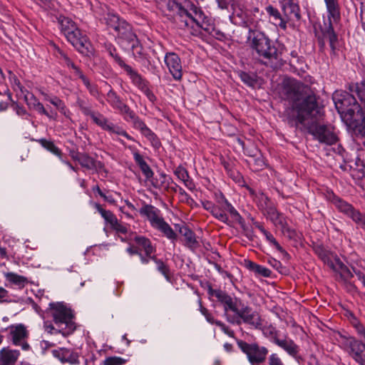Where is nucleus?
<instances>
[{
    "label": "nucleus",
    "instance_id": "nucleus-59",
    "mask_svg": "<svg viewBox=\"0 0 365 365\" xmlns=\"http://www.w3.org/2000/svg\"><path fill=\"white\" fill-rule=\"evenodd\" d=\"M207 261L210 265V267L207 269L208 272H211L212 270L215 269L219 273L225 272L221 266L218 264L217 262L211 261V259L208 257V255H207Z\"/></svg>",
    "mask_w": 365,
    "mask_h": 365
},
{
    "label": "nucleus",
    "instance_id": "nucleus-42",
    "mask_svg": "<svg viewBox=\"0 0 365 365\" xmlns=\"http://www.w3.org/2000/svg\"><path fill=\"white\" fill-rule=\"evenodd\" d=\"M207 210H210L211 214L217 220L227 223L228 217L225 212L220 208L214 206L213 203L210 200H207Z\"/></svg>",
    "mask_w": 365,
    "mask_h": 365
},
{
    "label": "nucleus",
    "instance_id": "nucleus-60",
    "mask_svg": "<svg viewBox=\"0 0 365 365\" xmlns=\"http://www.w3.org/2000/svg\"><path fill=\"white\" fill-rule=\"evenodd\" d=\"M158 264V269L166 277H168L169 269L165 264L160 260L155 259Z\"/></svg>",
    "mask_w": 365,
    "mask_h": 365
},
{
    "label": "nucleus",
    "instance_id": "nucleus-55",
    "mask_svg": "<svg viewBox=\"0 0 365 365\" xmlns=\"http://www.w3.org/2000/svg\"><path fill=\"white\" fill-rule=\"evenodd\" d=\"M225 168L227 170V173L229 176L236 182L240 184L241 182H244L242 175L237 170L230 169L227 166L225 165Z\"/></svg>",
    "mask_w": 365,
    "mask_h": 365
},
{
    "label": "nucleus",
    "instance_id": "nucleus-13",
    "mask_svg": "<svg viewBox=\"0 0 365 365\" xmlns=\"http://www.w3.org/2000/svg\"><path fill=\"white\" fill-rule=\"evenodd\" d=\"M227 321L233 324L240 325L242 322L249 324L255 329H261L262 319L257 312L247 305H245L237 315L227 317Z\"/></svg>",
    "mask_w": 365,
    "mask_h": 365
},
{
    "label": "nucleus",
    "instance_id": "nucleus-32",
    "mask_svg": "<svg viewBox=\"0 0 365 365\" xmlns=\"http://www.w3.org/2000/svg\"><path fill=\"white\" fill-rule=\"evenodd\" d=\"M133 158L146 179L150 180L153 175V172L150 166L147 164V163L144 160L143 156L138 152H135L133 153Z\"/></svg>",
    "mask_w": 365,
    "mask_h": 365
},
{
    "label": "nucleus",
    "instance_id": "nucleus-52",
    "mask_svg": "<svg viewBox=\"0 0 365 365\" xmlns=\"http://www.w3.org/2000/svg\"><path fill=\"white\" fill-rule=\"evenodd\" d=\"M269 263L273 268H274L276 270H277L280 274H288V272H289L288 269L285 266H283L282 264L279 261H278L275 259H272L269 261Z\"/></svg>",
    "mask_w": 365,
    "mask_h": 365
},
{
    "label": "nucleus",
    "instance_id": "nucleus-33",
    "mask_svg": "<svg viewBox=\"0 0 365 365\" xmlns=\"http://www.w3.org/2000/svg\"><path fill=\"white\" fill-rule=\"evenodd\" d=\"M57 356L62 362H68L71 364H78V356L76 353L67 349H61L59 351H57Z\"/></svg>",
    "mask_w": 365,
    "mask_h": 365
},
{
    "label": "nucleus",
    "instance_id": "nucleus-17",
    "mask_svg": "<svg viewBox=\"0 0 365 365\" xmlns=\"http://www.w3.org/2000/svg\"><path fill=\"white\" fill-rule=\"evenodd\" d=\"M71 158L77 161L82 168L87 170L100 172L104 170V165L102 162L98 161L89 156L85 153H76L71 155Z\"/></svg>",
    "mask_w": 365,
    "mask_h": 365
},
{
    "label": "nucleus",
    "instance_id": "nucleus-37",
    "mask_svg": "<svg viewBox=\"0 0 365 365\" xmlns=\"http://www.w3.org/2000/svg\"><path fill=\"white\" fill-rule=\"evenodd\" d=\"M152 185L157 189L164 190L165 189L168 182H171L173 184V180L165 174H160L159 176L152 177L150 180H148Z\"/></svg>",
    "mask_w": 365,
    "mask_h": 365
},
{
    "label": "nucleus",
    "instance_id": "nucleus-47",
    "mask_svg": "<svg viewBox=\"0 0 365 365\" xmlns=\"http://www.w3.org/2000/svg\"><path fill=\"white\" fill-rule=\"evenodd\" d=\"M94 207L110 225L115 222L117 217L111 211L103 209L102 205L98 203H95Z\"/></svg>",
    "mask_w": 365,
    "mask_h": 365
},
{
    "label": "nucleus",
    "instance_id": "nucleus-23",
    "mask_svg": "<svg viewBox=\"0 0 365 365\" xmlns=\"http://www.w3.org/2000/svg\"><path fill=\"white\" fill-rule=\"evenodd\" d=\"M106 101L123 116L130 110L129 106L125 104L113 90H110L107 93Z\"/></svg>",
    "mask_w": 365,
    "mask_h": 365
},
{
    "label": "nucleus",
    "instance_id": "nucleus-11",
    "mask_svg": "<svg viewBox=\"0 0 365 365\" xmlns=\"http://www.w3.org/2000/svg\"><path fill=\"white\" fill-rule=\"evenodd\" d=\"M330 268L336 273V280L349 292H355L356 287L351 282L354 274L338 256L334 257V262Z\"/></svg>",
    "mask_w": 365,
    "mask_h": 365
},
{
    "label": "nucleus",
    "instance_id": "nucleus-61",
    "mask_svg": "<svg viewBox=\"0 0 365 365\" xmlns=\"http://www.w3.org/2000/svg\"><path fill=\"white\" fill-rule=\"evenodd\" d=\"M216 324L219 326L221 330L226 334H227L230 337H234L235 332L232 329H230L228 327H227L224 323L221 322H216Z\"/></svg>",
    "mask_w": 365,
    "mask_h": 365
},
{
    "label": "nucleus",
    "instance_id": "nucleus-4",
    "mask_svg": "<svg viewBox=\"0 0 365 365\" xmlns=\"http://www.w3.org/2000/svg\"><path fill=\"white\" fill-rule=\"evenodd\" d=\"M327 11V22H324V26L321 27L322 37H318V43L321 49H324L325 43L324 40H327L329 43L331 53L336 55L338 50V36L335 33L333 22L338 23L341 19V8L338 0H324Z\"/></svg>",
    "mask_w": 365,
    "mask_h": 365
},
{
    "label": "nucleus",
    "instance_id": "nucleus-28",
    "mask_svg": "<svg viewBox=\"0 0 365 365\" xmlns=\"http://www.w3.org/2000/svg\"><path fill=\"white\" fill-rule=\"evenodd\" d=\"M207 292L210 301L213 303H220L222 306L228 296L226 292L220 289H214L210 285H207Z\"/></svg>",
    "mask_w": 365,
    "mask_h": 365
},
{
    "label": "nucleus",
    "instance_id": "nucleus-26",
    "mask_svg": "<svg viewBox=\"0 0 365 365\" xmlns=\"http://www.w3.org/2000/svg\"><path fill=\"white\" fill-rule=\"evenodd\" d=\"M313 249L314 253L324 264H327L329 267L333 266V263L334 262V257L336 256V255H334L321 245H314Z\"/></svg>",
    "mask_w": 365,
    "mask_h": 365
},
{
    "label": "nucleus",
    "instance_id": "nucleus-63",
    "mask_svg": "<svg viewBox=\"0 0 365 365\" xmlns=\"http://www.w3.org/2000/svg\"><path fill=\"white\" fill-rule=\"evenodd\" d=\"M269 365H284L277 354H272L269 357Z\"/></svg>",
    "mask_w": 365,
    "mask_h": 365
},
{
    "label": "nucleus",
    "instance_id": "nucleus-35",
    "mask_svg": "<svg viewBox=\"0 0 365 365\" xmlns=\"http://www.w3.org/2000/svg\"><path fill=\"white\" fill-rule=\"evenodd\" d=\"M245 266L249 270L253 272L255 274L264 277H269L271 276V270L252 261H245Z\"/></svg>",
    "mask_w": 365,
    "mask_h": 365
},
{
    "label": "nucleus",
    "instance_id": "nucleus-38",
    "mask_svg": "<svg viewBox=\"0 0 365 365\" xmlns=\"http://www.w3.org/2000/svg\"><path fill=\"white\" fill-rule=\"evenodd\" d=\"M103 20L107 26L114 30H115L118 26L121 24V22L124 21V19H120L116 14L109 10L105 14Z\"/></svg>",
    "mask_w": 365,
    "mask_h": 365
},
{
    "label": "nucleus",
    "instance_id": "nucleus-56",
    "mask_svg": "<svg viewBox=\"0 0 365 365\" xmlns=\"http://www.w3.org/2000/svg\"><path fill=\"white\" fill-rule=\"evenodd\" d=\"M125 362V360L118 356H111L106 358L104 361V365H123Z\"/></svg>",
    "mask_w": 365,
    "mask_h": 365
},
{
    "label": "nucleus",
    "instance_id": "nucleus-50",
    "mask_svg": "<svg viewBox=\"0 0 365 365\" xmlns=\"http://www.w3.org/2000/svg\"><path fill=\"white\" fill-rule=\"evenodd\" d=\"M45 99L53 104L56 108L64 115H67L68 110L63 101L58 97L49 98L47 95L45 96Z\"/></svg>",
    "mask_w": 365,
    "mask_h": 365
},
{
    "label": "nucleus",
    "instance_id": "nucleus-21",
    "mask_svg": "<svg viewBox=\"0 0 365 365\" xmlns=\"http://www.w3.org/2000/svg\"><path fill=\"white\" fill-rule=\"evenodd\" d=\"M175 228L183 237L182 241L187 247L194 250L199 247V242L195 233L185 225H175Z\"/></svg>",
    "mask_w": 365,
    "mask_h": 365
},
{
    "label": "nucleus",
    "instance_id": "nucleus-14",
    "mask_svg": "<svg viewBox=\"0 0 365 365\" xmlns=\"http://www.w3.org/2000/svg\"><path fill=\"white\" fill-rule=\"evenodd\" d=\"M6 330L9 331L8 338L14 345L21 346L24 351H28L30 349V345L27 342L29 333L24 324L11 325Z\"/></svg>",
    "mask_w": 365,
    "mask_h": 365
},
{
    "label": "nucleus",
    "instance_id": "nucleus-62",
    "mask_svg": "<svg viewBox=\"0 0 365 365\" xmlns=\"http://www.w3.org/2000/svg\"><path fill=\"white\" fill-rule=\"evenodd\" d=\"M110 56L114 58L115 61L122 68L124 69V65H127L123 59L120 58V56L115 53V49L113 48V51H110Z\"/></svg>",
    "mask_w": 365,
    "mask_h": 365
},
{
    "label": "nucleus",
    "instance_id": "nucleus-58",
    "mask_svg": "<svg viewBox=\"0 0 365 365\" xmlns=\"http://www.w3.org/2000/svg\"><path fill=\"white\" fill-rule=\"evenodd\" d=\"M11 301L9 291L0 285V303H9Z\"/></svg>",
    "mask_w": 365,
    "mask_h": 365
},
{
    "label": "nucleus",
    "instance_id": "nucleus-29",
    "mask_svg": "<svg viewBox=\"0 0 365 365\" xmlns=\"http://www.w3.org/2000/svg\"><path fill=\"white\" fill-rule=\"evenodd\" d=\"M248 153L250 157L248 163L251 166V168L254 171H258L263 169L265 165V163L259 151L255 148L253 150L248 152Z\"/></svg>",
    "mask_w": 365,
    "mask_h": 365
},
{
    "label": "nucleus",
    "instance_id": "nucleus-20",
    "mask_svg": "<svg viewBox=\"0 0 365 365\" xmlns=\"http://www.w3.org/2000/svg\"><path fill=\"white\" fill-rule=\"evenodd\" d=\"M165 63L173 78L175 80L181 79L182 65L179 56L174 53H168L165 57Z\"/></svg>",
    "mask_w": 365,
    "mask_h": 365
},
{
    "label": "nucleus",
    "instance_id": "nucleus-46",
    "mask_svg": "<svg viewBox=\"0 0 365 365\" xmlns=\"http://www.w3.org/2000/svg\"><path fill=\"white\" fill-rule=\"evenodd\" d=\"M123 117L125 120L131 121L133 124V127L140 130V132L144 128L147 127L145 123L136 116L132 110H130Z\"/></svg>",
    "mask_w": 365,
    "mask_h": 365
},
{
    "label": "nucleus",
    "instance_id": "nucleus-54",
    "mask_svg": "<svg viewBox=\"0 0 365 365\" xmlns=\"http://www.w3.org/2000/svg\"><path fill=\"white\" fill-rule=\"evenodd\" d=\"M22 95L24 96V101L30 108H32L39 101L33 93H29L28 91Z\"/></svg>",
    "mask_w": 365,
    "mask_h": 365
},
{
    "label": "nucleus",
    "instance_id": "nucleus-5",
    "mask_svg": "<svg viewBox=\"0 0 365 365\" xmlns=\"http://www.w3.org/2000/svg\"><path fill=\"white\" fill-rule=\"evenodd\" d=\"M58 23L61 29L64 34L68 41L76 48L81 53L88 55L91 53V45L86 35H83L81 31L77 28L76 24L69 18L60 16Z\"/></svg>",
    "mask_w": 365,
    "mask_h": 365
},
{
    "label": "nucleus",
    "instance_id": "nucleus-1",
    "mask_svg": "<svg viewBox=\"0 0 365 365\" xmlns=\"http://www.w3.org/2000/svg\"><path fill=\"white\" fill-rule=\"evenodd\" d=\"M279 96L289 102L284 113L287 123L293 128L307 127L308 132L320 143L333 145L337 137L331 128L320 124L324 109L319 103V96L312 88L293 78H284L279 87Z\"/></svg>",
    "mask_w": 365,
    "mask_h": 365
},
{
    "label": "nucleus",
    "instance_id": "nucleus-16",
    "mask_svg": "<svg viewBox=\"0 0 365 365\" xmlns=\"http://www.w3.org/2000/svg\"><path fill=\"white\" fill-rule=\"evenodd\" d=\"M346 346L352 359L359 365H365V343L351 337L347 339Z\"/></svg>",
    "mask_w": 365,
    "mask_h": 365
},
{
    "label": "nucleus",
    "instance_id": "nucleus-22",
    "mask_svg": "<svg viewBox=\"0 0 365 365\" xmlns=\"http://www.w3.org/2000/svg\"><path fill=\"white\" fill-rule=\"evenodd\" d=\"M245 304L243 303L242 300L236 297H232L228 294L225 303L223 304V309L227 317H232V315H230L229 312L234 313L233 315H237L240 312V309Z\"/></svg>",
    "mask_w": 365,
    "mask_h": 365
},
{
    "label": "nucleus",
    "instance_id": "nucleus-31",
    "mask_svg": "<svg viewBox=\"0 0 365 365\" xmlns=\"http://www.w3.org/2000/svg\"><path fill=\"white\" fill-rule=\"evenodd\" d=\"M6 279L11 284L16 286L19 289H23L28 283V278L14 272H5Z\"/></svg>",
    "mask_w": 365,
    "mask_h": 365
},
{
    "label": "nucleus",
    "instance_id": "nucleus-10",
    "mask_svg": "<svg viewBox=\"0 0 365 365\" xmlns=\"http://www.w3.org/2000/svg\"><path fill=\"white\" fill-rule=\"evenodd\" d=\"M236 342L251 364H261L265 361L269 353L267 347L260 346L257 342L249 343L242 339H236Z\"/></svg>",
    "mask_w": 365,
    "mask_h": 365
},
{
    "label": "nucleus",
    "instance_id": "nucleus-30",
    "mask_svg": "<svg viewBox=\"0 0 365 365\" xmlns=\"http://www.w3.org/2000/svg\"><path fill=\"white\" fill-rule=\"evenodd\" d=\"M134 241L141 250H144L147 257H150L152 259H155V257H151V254L155 251V249L148 238L143 236H136L134 238Z\"/></svg>",
    "mask_w": 365,
    "mask_h": 365
},
{
    "label": "nucleus",
    "instance_id": "nucleus-43",
    "mask_svg": "<svg viewBox=\"0 0 365 365\" xmlns=\"http://www.w3.org/2000/svg\"><path fill=\"white\" fill-rule=\"evenodd\" d=\"M40 145L46 149L48 151L51 152L53 155H56L60 159L62 158L63 153L62 151L53 143V141L48 140L45 138H41L38 140Z\"/></svg>",
    "mask_w": 365,
    "mask_h": 365
},
{
    "label": "nucleus",
    "instance_id": "nucleus-6",
    "mask_svg": "<svg viewBox=\"0 0 365 365\" xmlns=\"http://www.w3.org/2000/svg\"><path fill=\"white\" fill-rule=\"evenodd\" d=\"M77 105L85 115H89L93 121L103 130L109 132L110 133L122 135L128 140H133V138L121 127L111 123L103 114L99 112H94L91 108L88 106L86 103L78 98Z\"/></svg>",
    "mask_w": 365,
    "mask_h": 365
},
{
    "label": "nucleus",
    "instance_id": "nucleus-34",
    "mask_svg": "<svg viewBox=\"0 0 365 365\" xmlns=\"http://www.w3.org/2000/svg\"><path fill=\"white\" fill-rule=\"evenodd\" d=\"M349 90L354 95H356L360 100V104L365 103V79L356 83H351L349 86Z\"/></svg>",
    "mask_w": 365,
    "mask_h": 365
},
{
    "label": "nucleus",
    "instance_id": "nucleus-7",
    "mask_svg": "<svg viewBox=\"0 0 365 365\" xmlns=\"http://www.w3.org/2000/svg\"><path fill=\"white\" fill-rule=\"evenodd\" d=\"M140 214L145 216L153 228L160 231L173 243L177 240V234L164 220L160 210L151 205H145L140 208Z\"/></svg>",
    "mask_w": 365,
    "mask_h": 365
},
{
    "label": "nucleus",
    "instance_id": "nucleus-41",
    "mask_svg": "<svg viewBox=\"0 0 365 365\" xmlns=\"http://www.w3.org/2000/svg\"><path fill=\"white\" fill-rule=\"evenodd\" d=\"M272 223L276 226H279L283 232H287L289 237H292L295 232L290 229L287 225L286 217L282 213H279L278 215L274 219Z\"/></svg>",
    "mask_w": 365,
    "mask_h": 365
},
{
    "label": "nucleus",
    "instance_id": "nucleus-40",
    "mask_svg": "<svg viewBox=\"0 0 365 365\" xmlns=\"http://www.w3.org/2000/svg\"><path fill=\"white\" fill-rule=\"evenodd\" d=\"M124 71L130 76L135 85L142 89L145 87V83L140 75L134 71L130 66L124 65Z\"/></svg>",
    "mask_w": 365,
    "mask_h": 365
},
{
    "label": "nucleus",
    "instance_id": "nucleus-27",
    "mask_svg": "<svg viewBox=\"0 0 365 365\" xmlns=\"http://www.w3.org/2000/svg\"><path fill=\"white\" fill-rule=\"evenodd\" d=\"M265 10L274 25L279 26L282 29H286L285 19L283 18V14H281L277 9L272 5H269L265 8Z\"/></svg>",
    "mask_w": 365,
    "mask_h": 365
},
{
    "label": "nucleus",
    "instance_id": "nucleus-45",
    "mask_svg": "<svg viewBox=\"0 0 365 365\" xmlns=\"http://www.w3.org/2000/svg\"><path fill=\"white\" fill-rule=\"evenodd\" d=\"M174 173L178 177V179H180L184 182L185 185L187 188L192 190L194 187V185L192 182L190 180L187 172L184 168L181 166L178 167L175 170Z\"/></svg>",
    "mask_w": 365,
    "mask_h": 365
},
{
    "label": "nucleus",
    "instance_id": "nucleus-36",
    "mask_svg": "<svg viewBox=\"0 0 365 365\" xmlns=\"http://www.w3.org/2000/svg\"><path fill=\"white\" fill-rule=\"evenodd\" d=\"M261 210L263 212V214L269 218L270 216L273 215L277 210L276 207L271 203L268 197L265 195H262L261 199L259 200V205Z\"/></svg>",
    "mask_w": 365,
    "mask_h": 365
},
{
    "label": "nucleus",
    "instance_id": "nucleus-44",
    "mask_svg": "<svg viewBox=\"0 0 365 365\" xmlns=\"http://www.w3.org/2000/svg\"><path fill=\"white\" fill-rule=\"evenodd\" d=\"M9 79L11 85V88L17 93L16 96H19L20 95L24 94V93L27 92V90L21 85L18 77L11 71H9Z\"/></svg>",
    "mask_w": 365,
    "mask_h": 365
},
{
    "label": "nucleus",
    "instance_id": "nucleus-57",
    "mask_svg": "<svg viewBox=\"0 0 365 365\" xmlns=\"http://www.w3.org/2000/svg\"><path fill=\"white\" fill-rule=\"evenodd\" d=\"M8 97L9 100L12 102V107L16 110V113L18 115H24L26 114V109L18 104L16 102L14 101L11 98V93L10 92H8Z\"/></svg>",
    "mask_w": 365,
    "mask_h": 365
},
{
    "label": "nucleus",
    "instance_id": "nucleus-39",
    "mask_svg": "<svg viewBox=\"0 0 365 365\" xmlns=\"http://www.w3.org/2000/svg\"><path fill=\"white\" fill-rule=\"evenodd\" d=\"M238 76L241 81L247 86L255 88L258 84V78L255 73H247L245 71H239Z\"/></svg>",
    "mask_w": 365,
    "mask_h": 365
},
{
    "label": "nucleus",
    "instance_id": "nucleus-3",
    "mask_svg": "<svg viewBox=\"0 0 365 365\" xmlns=\"http://www.w3.org/2000/svg\"><path fill=\"white\" fill-rule=\"evenodd\" d=\"M335 107L350 126L365 133V103H358L353 93L336 92L333 95Z\"/></svg>",
    "mask_w": 365,
    "mask_h": 365
},
{
    "label": "nucleus",
    "instance_id": "nucleus-12",
    "mask_svg": "<svg viewBox=\"0 0 365 365\" xmlns=\"http://www.w3.org/2000/svg\"><path fill=\"white\" fill-rule=\"evenodd\" d=\"M329 200L341 212L350 217L358 226L365 230V214L333 193L329 196Z\"/></svg>",
    "mask_w": 365,
    "mask_h": 365
},
{
    "label": "nucleus",
    "instance_id": "nucleus-53",
    "mask_svg": "<svg viewBox=\"0 0 365 365\" xmlns=\"http://www.w3.org/2000/svg\"><path fill=\"white\" fill-rule=\"evenodd\" d=\"M110 227L116 231L118 233L126 234L128 232V227L126 224L122 223L118 220L110 225Z\"/></svg>",
    "mask_w": 365,
    "mask_h": 365
},
{
    "label": "nucleus",
    "instance_id": "nucleus-64",
    "mask_svg": "<svg viewBox=\"0 0 365 365\" xmlns=\"http://www.w3.org/2000/svg\"><path fill=\"white\" fill-rule=\"evenodd\" d=\"M141 133L150 141H153L156 139V135L155 133L148 127L144 128V129L141 131Z\"/></svg>",
    "mask_w": 365,
    "mask_h": 365
},
{
    "label": "nucleus",
    "instance_id": "nucleus-25",
    "mask_svg": "<svg viewBox=\"0 0 365 365\" xmlns=\"http://www.w3.org/2000/svg\"><path fill=\"white\" fill-rule=\"evenodd\" d=\"M274 343L283 349L290 356L297 358L299 354V346L292 339H279L274 336Z\"/></svg>",
    "mask_w": 365,
    "mask_h": 365
},
{
    "label": "nucleus",
    "instance_id": "nucleus-51",
    "mask_svg": "<svg viewBox=\"0 0 365 365\" xmlns=\"http://www.w3.org/2000/svg\"><path fill=\"white\" fill-rule=\"evenodd\" d=\"M78 77L81 79L83 84L92 96L96 97L98 95L99 93L97 86L94 84H91L89 80L83 74V73H81Z\"/></svg>",
    "mask_w": 365,
    "mask_h": 365
},
{
    "label": "nucleus",
    "instance_id": "nucleus-49",
    "mask_svg": "<svg viewBox=\"0 0 365 365\" xmlns=\"http://www.w3.org/2000/svg\"><path fill=\"white\" fill-rule=\"evenodd\" d=\"M267 240L279 252H280L285 257L289 258V255L282 248V247L277 242L276 239L274 237V236L267 230L263 231L262 233Z\"/></svg>",
    "mask_w": 365,
    "mask_h": 365
},
{
    "label": "nucleus",
    "instance_id": "nucleus-2",
    "mask_svg": "<svg viewBox=\"0 0 365 365\" xmlns=\"http://www.w3.org/2000/svg\"><path fill=\"white\" fill-rule=\"evenodd\" d=\"M247 41L252 54L262 64L273 69L282 66V51L264 32L250 29Z\"/></svg>",
    "mask_w": 365,
    "mask_h": 365
},
{
    "label": "nucleus",
    "instance_id": "nucleus-9",
    "mask_svg": "<svg viewBox=\"0 0 365 365\" xmlns=\"http://www.w3.org/2000/svg\"><path fill=\"white\" fill-rule=\"evenodd\" d=\"M175 11L180 17L187 18L190 21L195 23L199 29V34H202L205 30L202 25L205 22V16L202 11L198 12L197 7L190 0H175L172 6Z\"/></svg>",
    "mask_w": 365,
    "mask_h": 365
},
{
    "label": "nucleus",
    "instance_id": "nucleus-48",
    "mask_svg": "<svg viewBox=\"0 0 365 365\" xmlns=\"http://www.w3.org/2000/svg\"><path fill=\"white\" fill-rule=\"evenodd\" d=\"M58 54H59L58 58H60V60L62 61V62L65 65H66L68 68H72L73 70L75 75L78 76L82 73V71L80 70V68L78 66H76L71 61V60L68 58V56L66 53H64L62 51L58 50Z\"/></svg>",
    "mask_w": 365,
    "mask_h": 365
},
{
    "label": "nucleus",
    "instance_id": "nucleus-19",
    "mask_svg": "<svg viewBox=\"0 0 365 365\" xmlns=\"http://www.w3.org/2000/svg\"><path fill=\"white\" fill-rule=\"evenodd\" d=\"M282 9L283 18L285 19L286 24L289 21H299L301 19L300 9L297 4L293 0H284L282 2Z\"/></svg>",
    "mask_w": 365,
    "mask_h": 365
},
{
    "label": "nucleus",
    "instance_id": "nucleus-15",
    "mask_svg": "<svg viewBox=\"0 0 365 365\" xmlns=\"http://www.w3.org/2000/svg\"><path fill=\"white\" fill-rule=\"evenodd\" d=\"M207 190L209 191V194L207 193V198L213 199L220 205L225 204V208L230 212V215L235 221L240 222L242 220V217L239 212L226 200L222 192L219 189L216 188L214 185L209 182V185L207 184Z\"/></svg>",
    "mask_w": 365,
    "mask_h": 365
},
{
    "label": "nucleus",
    "instance_id": "nucleus-24",
    "mask_svg": "<svg viewBox=\"0 0 365 365\" xmlns=\"http://www.w3.org/2000/svg\"><path fill=\"white\" fill-rule=\"evenodd\" d=\"M19 356V351L4 347L0 350V365H14Z\"/></svg>",
    "mask_w": 365,
    "mask_h": 365
},
{
    "label": "nucleus",
    "instance_id": "nucleus-8",
    "mask_svg": "<svg viewBox=\"0 0 365 365\" xmlns=\"http://www.w3.org/2000/svg\"><path fill=\"white\" fill-rule=\"evenodd\" d=\"M51 309L53 322L58 328L59 333L63 336L73 333L76 329V324L73 320L72 310L63 304H51Z\"/></svg>",
    "mask_w": 365,
    "mask_h": 365
},
{
    "label": "nucleus",
    "instance_id": "nucleus-18",
    "mask_svg": "<svg viewBox=\"0 0 365 365\" xmlns=\"http://www.w3.org/2000/svg\"><path fill=\"white\" fill-rule=\"evenodd\" d=\"M115 31L119 38L131 43L132 48L138 46L139 41L137 36L133 32L132 26L126 21L124 20L121 22V24Z\"/></svg>",
    "mask_w": 365,
    "mask_h": 365
}]
</instances>
